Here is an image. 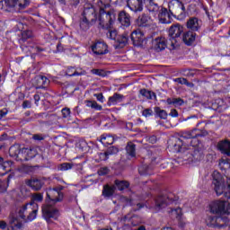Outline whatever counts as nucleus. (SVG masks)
<instances>
[{"mask_svg":"<svg viewBox=\"0 0 230 230\" xmlns=\"http://www.w3.org/2000/svg\"><path fill=\"white\" fill-rule=\"evenodd\" d=\"M98 7V28L102 30H112V26H114V22H116V10L109 9L111 7L110 4H105L103 0H99L97 2Z\"/></svg>","mask_w":230,"mask_h":230,"instance_id":"f257e3e1","label":"nucleus"},{"mask_svg":"<svg viewBox=\"0 0 230 230\" xmlns=\"http://www.w3.org/2000/svg\"><path fill=\"white\" fill-rule=\"evenodd\" d=\"M98 22V13L96 8L91 3H86L84 5V10L82 13V17L80 20V29L83 31H87L91 26H94Z\"/></svg>","mask_w":230,"mask_h":230,"instance_id":"f03ea898","label":"nucleus"},{"mask_svg":"<svg viewBox=\"0 0 230 230\" xmlns=\"http://www.w3.org/2000/svg\"><path fill=\"white\" fill-rule=\"evenodd\" d=\"M212 185L217 197L224 195L225 199L230 200V182H226L222 174L217 171H214L212 173Z\"/></svg>","mask_w":230,"mask_h":230,"instance_id":"7ed1b4c3","label":"nucleus"},{"mask_svg":"<svg viewBox=\"0 0 230 230\" xmlns=\"http://www.w3.org/2000/svg\"><path fill=\"white\" fill-rule=\"evenodd\" d=\"M191 3V0H176L169 4V12L172 17H176L179 21L186 19V7L184 4Z\"/></svg>","mask_w":230,"mask_h":230,"instance_id":"20e7f679","label":"nucleus"},{"mask_svg":"<svg viewBox=\"0 0 230 230\" xmlns=\"http://www.w3.org/2000/svg\"><path fill=\"white\" fill-rule=\"evenodd\" d=\"M182 33H184V27L179 23L173 24L169 28V43L172 49H175L181 44L182 40L181 35Z\"/></svg>","mask_w":230,"mask_h":230,"instance_id":"39448f33","label":"nucleus"},{"mask_svg":"<svg viewBox=\"0 0 230 230\" xmlns=\"http://www.w3.org/2000/svg\"><path fill=\"white\" fill-rule=\"evenodd\" d=\"M33 37V32L31 31H24L23 32H22V38L20 39V44L22 48V49H24V48H28L29 51L31 53H40L42 51H44V49L37 46V44L31 42V40L27 41L29 39H31Z\"/></svg>","mask_w":230,"mask_h":230,"instance_id":"423d86ee","label":"nucleus"},{"mask_svg":"<svg viewBox=\"0 0 230 230\" xmlns=\"http://www.w3.org/2000/svg\"><path fill=\"white\" fill-rule=\"evenodd\" d=\"M213 215H230V203L226 200H216L209 206Z\"/></svg>","mask_w":230,"mask_h":230,"instance_id":"0eeeda50","label":"nucleus"},{"mask_svg":"<svg viewBox=\"0 0 230 230\" xmlns=\"http://www.w3.org/2000/svg\"><path fill=\"white\" fill-rule=\"evenodd\" d=\"M204 136H208V131H200L197 128L192 129L191 131H181L180 132V137L178 141H182V139H192L190 141V145L194 143H199L197 137H202Z\"/></svg>","mask_w":230,"mask_h":230,"instance_id":"6e6552de","label":"nucleus"},{"mask_svg":"<svg viewBox=\"0 0 230 230\" xmlns=\"http://www.w3.org/2000/svg\"><path fill=\"white\" fill-rule=\"evenodd\" d=\"M28 206H30V208H33L31 212L27 216V220L31 222V220H35V218H37V213L39 212V205L37 203H27L23 205L18 211V217L19 218H22V220H26V215H24V213H26Z\"/></svg>","mask_w":230,"mask_h":230,"instance_id":"1a4fd4ad","label":"nucleus"},{"mask_svg":"<svg viewBox=\"0 0 230 230\" xmlns=\"http://www.w3.org/2000/svg\"><path fill=\"white\" fill-rule=\"evenodd\" d=\"M177 200H179V198L173 193H168L166 195L160 194L155 199V206L158 209H163V208H166L167 206H170V204L177 202Z\"/></svg>","mask_w":230,"mask_h":230,"instance_id":"9d476101","label":"nucleus"},{"mask_svg":"<svg viewBox=\"0 0 230 230\" xmlns=\"http://www.w3.org/2000/svg\"><path fill=\"white\" fill-rule=\"evenodd\" d=\"M42 216L47 222H49L50 218L57 220L60 217V212L53 207V204L48 203L42 206Z\"/></svg>","mask_w":230,"mask_h":230,"instance_id":"9b49d317","label":"nucleus"},{"mask_svg":"<svg viewBox=\"0 0 230 230\" xmlns=\"http://www.w3.org/2000/svg\"><path fill=\"white\" fill-rule=\"evenodd\" d=\"M64 200V192H58L55 189H49L47 190L46 202L47 204H57Z\"/></svg>","mask_w":230,"mask_h":230,"instance_id":"f8f14e48","label":"nucleus"},{"mask_svg":"<svg viewBox=\"0 0 230 230\" xmlns=\"http://www.w3.org/2000/svg\"><path fill=\"white\" fill-rule=\"evenodd\" d=\"M26 186L32 191H40L44 186V181L39 177L31 176L24 181Z\"/></svg>","mask_w":230,"mask_h":230,"instance_id":"ddd939ff","label":"nucleus"},{"mask_svg":"<svg viewBox=\"0 0 230 230\" xmlns=\"http://www.w3.org/2000/svg\"><path fill=\"white\" fill-rule=\"evenodd\" d=\"M130 39L133 42V45L143 48L145 46V34L139 30H135L130 34Z\"/></svg>","mask_w":230,"mask_h":230,"instance_id":"4468645a","label":"nucleus"},{"mask_svg":"<svg viewBox=\"0 0 230 230\" xmlns=\"http://www.w3.org/2000/svg\"><path fill=\"white\" fill-rule=\"evenodd\" d=\"M92 51L95 55H107L109 53L108 46L102 40H96L92 45Z\"/></svg>","mask_w":230,"mask_h":230,"instance_id":"2eb2a0df","label":"nucleus"},{"mask_svg":"<svg viewBox=\"0 0 230 230\" xmlns=\"http://www.w3.org/2000/svg\"><path fill=\"white\" fill-rule=\"evenodd\" d=\"M127 4L131 12L137 13L143 11L145 7V0H127Z\"/></svg>","mask_w":230,"mask_h":230,"instance_id":"dca6fc26","label":"nucleus"},{"mask_svg":"<svg viewBox=\"0 0 230 230\" xmlns=\"http://www.w3.org/2000/svg\"><path fill=\"white\" fill-rule=\"evenodd\" d=\"M192 153L190 154L191 155V161L196 163V161H202L204 159V150L200 146H199V142H196L195 144H192Z\"/></svg>","mask_w":230,"mask_h":230,"instance_id":"f3484780","label":"nucleus"},{"mask_svg":"<svg viewBox=\"0 0 230 230\" xmlns=\"http://www.w3.org/2000/svg\"><path fill=\"white\" fill-rule=\"evenodd\" d=\"M168 44H170V41H167L166 38L164 37H158L153 41L154 49H155L157 52L166 49Z\"/></svg>","mask_w":230,"mask_h":230,"instance_id":"a211bd4d","label":"nucleus"},{"mask_svg":"<svg viewBox=\"0 0 230 230\" xmlns=\"http://www.w3.org/2000/svg\"><path fill=\"white\" fill-rule=\"evenodd\" d=\"M202 26V21L199 20L197 17H190L187 21V28L190 30V31H199L200 27Z\"/></svg>","mask_w":230,"mask_h":230,"instance_id":"6ab92c4d","label":"nucleus"},{"mask_svg":"<svg viewBox=\"0 0 230 230\" xmlns=\"http://www.w3.org/2000/svg\"><path fill=\"white\" fill-rule=\"evenodd\" d=\"M118 21L122 28H128L130 26V14L127 11H120L118 14Z\"/></svg>","mask_w":230,"mask_h":230,"instance_id":"aec40b11","label":"nucleus"},{"mask_svg":"<svg viewBox=\"0 0 230 230\" xmlns=\"http://www.w3.org/2000/svg\"><path fill=\"white\" fill-rule=\"evenodd\" d=\"M48 84H49V80L44 75H37L33 79V85L36 89H46Z\"/></svg>","mask_w":230,"mask_h":230,"instance_id":"412c9836","label":"nucleus"},{"mask_svg":"<svg viewBox=\"0 0 230 230\" xmlns=\"http://www.w3.org/2000/svg\"><path fill=\"white\" fill-rule=\"evenodd\" d=\"M5 7L12 9L15 8V6H18L20 8H26V5L28 4V0H4Z\"/></svg>","mask_w":230,"mask_h":230,"instance_id":"4be33fe9","label":"nucleus"},{"mask_svg":"<svg viewBox=\"0 0 230 230\" xmlns=\"http://www.w3.org/2000/svg\"><path fill=\"white\" fill-rule=\"evenodd\" d=\"M128 33H123L119 36L114 43L115 49H123L128 44Z\"/></svg>","mask_w":230,"mask_h":230,"instance_id":"5701e85b","label":"nucleus"},{"mask_svg":"<svg viewBox=\"0 0 230 230\" xmlns=\"http://www.w3.org/2000/svg\"><path fill=\"white\" fill-rule=\"evenodd\" d=\"M152 22V17L146 13H142L137 19V26L139 28H146V26H150Z\"/></svg>","mask_w":230,"mask_h":230,"instance_id":"b1692460","label":"nucleus"},{"mask_svg":"<svg viewBox=\"0 0 230 230\" xmlns=\"http://www.w3.org/2000/svg\"><path fill=\"white\" fill-rule=\"evenodd\" d=\"M217 150L224 154V155H227L230 157V141L229 140H222L217 143Z\"/></svg>","mask_w":230,"mask_h":230,"instance_id":"393cba45","label":"nucleus"},{"mask_svg":"<svg viewBox=\"0 0 230 230\" xmlns=\"http://www.w3.org/2000/svg\"><path fill=\"white\" fill-rule=\"evenodd\" d=\"M197 37V33L192 31H188L183 33L181 40L186 44V46H191L193 42H195V39Z\"/></svg>","mask_w":230,"mask_h":230,"instance_id":"a878e982","label":"nucleus"},{"mask_svg":"<svg viewBox=\"0 0 230 230\" xmlns=\"http://www.w3.org/2000/svg\"><path fill=\"white\" fill-rule=\"evenodd\" d=\"M35 155H37L35 149L22 148L21 161H30V159H33Z\"/></svg>","mask_w":230,"mask_h":230,"instance_id":"bb28decb","label":"nucleus"},{"mask_svg":"<svg viewBox=\"0 0 230 230\" xmlns=\"http://www.w3.org/2000/svg\"><path fill=\"white\" fill-rule=\"evenodd\" d=\"M121 202H124L126 206H136L137 208H133V211H139V209H143L145 208V204L137 203L134 199L122 196L120 198Z\"/></svg>","mask_w":230,"mask_h":230,"instance_id":"cd10ccee","label":"nucleus"},{"mask_svg":"<svg viewBox=\"0 0 230 230\" xmlns=\"http://www.w3.org/2000/svg\"><path fill=\"white\" fill-rule=\"evenodd\" d=\"M66 75L67 76H84L87 75V72L83 68H75V66H68Z\"/></svg>","mask_w":230,"mask_h":230,"instance_id":"c85d7f7f","label":"nucleus"},{"mask_svg":"<svg viewBox=\"0 0 230 230\" xmlns=\"http://www.w3.org/2000/svg\"><path fill=\"white\" fill-rule=\"evenodd\" d=\"M158 19L162 24H170V13H168V9L162 7L158 13Z\"/></svg>","mask_w":230,"mask_h":230,"instance_id":"c756f323","label":"nucleus"},{"mask_svg":"<svg viewBox=\"0 0 230 230\" xmlns=\"http://www.w3.org/2000/svg\"><path fill=\"white\" fill-rule=\"evenodd\" d=\"M230 219L226 215H218L217 218V228L224 229L229 226Z\"/></svg>","mask_w":230,"mask_h":230,"instance_id":"7c9ffc66","label":"nucleus"},{"mask_svg":"<svg viewBox=\"0 0 230 230\" xmlns=\"http://www.w3.org/2000/svg\"><path fill=\"white\" fill-rule=\"evenodd\" d=\"M37 170H39V165H22L18 168L20 173H26L27 175H30V173H37Z\"/></svg>","mask_w":230,"mask_h":230,"instance_id":"2f4dec72","label":"nucleus"},{"mask_svg":"<svg viewBox=\"0 0 230 230\" xmlns=\"http://www.w3.org/2000/svg\"><path fill=\"white\" fill-rule=\"evenodd\" d=\"M21 154H22V149H21L19 145H13L9 148V155L11 157H16V159L21 161Z\"/></svg>","mask_w":230,"mask_h":230,"instance_id":"473e14b6","label":"nucleus"},{"mask_svg":"<svg viewBox=\"0 0 230 230\" xmlns=\"http://www.w3.org/2000/svg\"><path fill=\"white\" fill-rule=\"evenodd\" d=\"M139 94L146 98V100H155L157 102V95L150 90H146V88L140 89Z\"/></svg>","mask_w":230,"mask_h":230,"instance_id":"72a5a7b5","label":"nucleus"},{"mask_svg":"<svg viewBox=\"0 0 230 230\" xmlns=\"http://www.w3.org/2000/svg\"><path fill=\"white\" fill-rule=\"evenodd\" d=\"M140 175H152L154 173V166L152 164H143L138 168Z\"/></svg>","mask_w":230,"mask_h":230,"instance_id":"f704fd0d","label":"nucleus"},{"mask_svg":"<svg viewBox=\"0 0 230 230\" xmlns=\"http://www.w3.org/2000/svg\"><path fill=\"white\" fill-rule=\"evenodd\" d=\"M116 191V186L115 185H104L102 190V195L103 197L110 199V197H112Z\"/></svg>","mask_w":230,"mask_h":230,"instance_id":"c9c22d12","label":"nucleus"},{"mask_svg":"<svg viewBox=\"0 0 230 230\" xmlns=\"http://www.w3.org/2000/svg\"><path fill=\"white\" fill-rule=\"evenodd\" d=\"M114 184H115V188H117L119 191L128 190V187L130 186V183L128 181H119V180H115Z\"/></svg>","mask_w":230,"mask_h":230,"instance_id":"e433bc0d","label":"nucleus"},{"mask_svg":"<svg viewBox=\"0 0 230 230\" xmlns=\"http://www.w3.org/2000/svg\"><path fill=\"white\" fill-rule=\"evenodd\" d=\"M100 141L104 146H107L114 143V137L111 135L103 134L101 136Z\"/></svg>","mask_w":230,"mask_h":230,"instance_id":"4c0bfd02","label":"nucleus"},{"mask_svg":"<svg viewBox=\"0 0 230 230\" xmlns=\"http://www.w3.org/2000/svg\"><path fill=\"white\" fill-rule=\"evenodd\" d=\"M123 100V95L116 93L113 94V96L109 98L108 105L111 107V105H117L118 102H121Z\"/></svg>","mask_w":230,"mask_h":230,"instance_id":"58836bf2","label":"nucleus"},{"mask_svg":"<svg viewBox=\"0 0 230 230\" xmlns=\"http://www.w3.org/2000/svg\"><path fill=\"white\" fill-rule=\"evenodd\" d=\"M11 229L13 230H22V222L19 220L18 217H13L10 221Z\"/></svg>","mask_w":230,"mask_h":230,"instance_id":"ea45409f","label":"nucleus"},{"mask_svg":"<svg viewBox=\"0 0 230 230\" xmlns=\"http://www.w3.org/2000/svg\"><path fill=\"white\" fill-rule=\"evenodd\" d=\"M146 8L148 12H153L154 13H156L159 12V4L155 3L154 0H148V3L146 4Z\"/></svg>","mask_w":230,"mask_h":230,"instance_id":"a19ab883","label":"nucleus"},{"mask_svg":"<svg viewBox=\"0 0 230 230\" xmlns=\"http://www.w3.org/2000/svg\"><path fill=\"white\" fill-rule=\"evenodd\" d=\"M166 103L168 105H173L174 107H177V105H182L184 101L181 98H167Z\"/></svg>","mask_w":230,"mask_h":230,"instance_id":"79ce46f5","label":"nucleus"},{"mask_svg":"<svg viewBox=\"0 0 230 230\" xmlns=\"http://www.w3.org/2000/svg\"><path fill=\"white\" fill-rule=\"evenodd\" d=\"M154 111L156 114V116H158V118H160V119H166V118H168V113L166 112V111L162 110L160 107H155Z\"/></svg>","mask_w":230,"mask_h":230,"instance_id":"37998d69","label":"nucleus"},{"mask_svg":"<svg viewBox=\"0 0 230 230\" xmlns=\"http://www.w3.org/2000/svg\"><path fill=\"white\" fill-rule=\"evenodd\" d=\"M126 152L130 157H136V146L132 142L128 143Z\"/></svg>","mask_w":230,"mask_h":230,"instance_id":"c03bdc74","label":"nucleus"},{"mask_svg":"<svg viewBox=\"0 0 230 230\" xmlns=\"http://www.w3.org/2000/svg\"><path fill=\"white\" fill-rule=\"evenodd\" d=\"M73 166H75L74 164L63 163L58 165V170H59V172H67V170H71Z\"/></svg>","mask_w":230,"mask_h":230,"instance_id":"a18cd8bd","label":"nucleus"},{"mask_svg":"<svg viewBox=\"0 0 230 230\" xmlns=\"http://www.w3.org/2000/svg\"><path fill=\"white\" fill-rule=\"evenodd\" d=\"M217 216H208L206 219L207 226L208 227H217Z\"/></svg>","mask_w":230,"mask_h":230,"instance_id":"49530a36","label":"nucleus"},{"mask_svg":"<svg viewBox=\"0 0 230 230\" xmlns=\"http://www.w3.org/2000/svg\"><path fill=\"white\" fill-rule=\"evenodd\" d=\"M86 107H91V109H94L95 111H102V105L98 104L96 101H85Z\"/></svg>","mask_w":230,"mask_h":230,"instance_id":"de8ad7c7","label":"nucleus"},{"mask_svg":"<svg viewBox=\"0 0 230 230\" xmlns=\"http://www.w3.org/2000/svg\"><path fill=\"white\" fill-rule=\"evenodd\" d=\"M31 200L32 201L31 202V204H35V202H42V200H44V196L42 195V193H33L31 195Z\"/></svg>","mask_w":230,"mask_h":230,"instance_id":"09e8293b","label":"nucleus"},{"mask_svg":"<svg viewBox=\"0 0 230 230\" xmlns=\"http://www.w3.org/2000/svg\"><path fill=\"white\" fill-rule=\"evenodd\" d=\"M174 82L181 84V85H187V87H191V83L188 82V79L184 77H178L174 79Z\"/></svg>","mask_w":230,"mask_h":230,"instance_id":"8fccbe9b","label":"nucleus"},{"mask_svg":"<svg viewBox=\"0 0 230 230\" xmlns=\"http://www.w3.org/2000/svg\"><path fill=\"white\" fill-rule=\"evenodd\" d=\"M119 152V149L114 146H111L107 148L106 154L109 155H115V154H118Z\"/></svg>","mask_w":230,"mask_h":230,"instance_id":"3c124183","label":"nucleus"},{"mask_svg":"<svg viewBox=\"0 0 230 230\" xmlns=\"http://www.w3.org/2000/svg\"><path fill=\"white\" fill-rule=\"evenodd\" d=\"M6 166H4V158L0 156V175H6Z\"/></svg>","mask_w":230,"mask_h":230,"instance_id":"603ef678","label":"nucleus"},{"mask_svg":"<svg viewBox=\"0 0 230 230\" xmlns=\"http://www.w3.org/2000/svg\"><path fill=\"white\" fill-rule=\"evenodd\" d=\"M92 75H97V76H107V73L103 69H92Z\"/></svg>","mask_w":230,"mask_h":230,"instance_id":"864d4df0","label":"nucleus"},{"mask_svg":"<svg viewBox=\"0 0 230 230\" xmlns=\"http://www.w3.org/2000/svg\"><path fill=\"white\" fill-rule=\"evenodd\" d=\"M172 215H175L176 218H181L182 217V209L181 208H172Z\"/></svg>","mask_w":230,"mask_h":230,"instance_id":"5fc2aeb1","label":"nucleus"},{"mask_svg":"<svg viewBox=\"0 0 230 230\" xmlns=\"http://www.w3.org/2000/svg\"><path fill=\"white\" fill-rule=\"evenodd\" d=\"M153 115H154V111L150 108L145 109L142 111V116H145V118H150V116H153Z\"/></svg>","mask_w":230,"mask_h":230,"instance_id":"6e6d98bb","label":"nucleus"},{"mask_svg":"<svg viewBox=\"0 0 230 230\" xmlns=\"http://www.w3.org/2000/svg\"><path fill=\"white\" fill-rule=\"evenodd\" d=\"M108 31H109L108 33H107L108 39H111V40H116V37L118 35V32L116 31H111V29L108 30Z\"/></svg>","mask_w":230,"mask_h":230,"instance_id":"4d7b16f0","label":"nucleus"},{"mask_svg":"<svg viewBox=\"0 0 230 230\" xmlns=\"http://www.w3.org/2000/svg\"><path fill=\"white\" fill-rule=\"evenodd\" d=\"M63 118H69L71 116V110L69 108H64L62 111Z\"/></svg>","mask_w":230,"mask_h":230,"instance_id":"13d9d810","label":"nucleus"},{"mask_svg":"<svg viewBox=\"0 0 230 230\" xmlns=\"http://www.w3.org/2000/svg\"><path fill=\"white\" fill-rule=\"evenodd\" d=\"M112 4H115L116 6H123L125 3H127L128 0H110Z\"/></svg>","mask_w":230,"mask_h":230,"instance_id":"bf43d9fd","label":"nucleus"},{"mask_svg":"<svg viewBox=\"0 0 230 230\" xmlns=\"http://www.w3.org/2000/svg\"><path fill=\"white\" fill-rule=\"evenodd\" d=\"M109 159V155L107 151L104 153H99V161H107Z\"/></svg>","mask_w":230,"mask_h":230,"instance_id":"052dcab7","label":"nucleus"},{"mask_svg":"<svg viewBox=\"0 0 230 230\" xmlns=\"http://www.w3.org/2000/svg\"><path fill=\"white\" fill-rule=\"evenodd\" d=\"M78 146L79 148H81V150L84 151L87 150V142H85V140H80L78 142Z\"/></svg>","mask_w":230,"mask_h":230,"instance_id":"680f3d73","label":"nucleus"},{"mask_svg":"<svg viewBox=\"0 0 230 230\" xmlns=\"http://www.w3.org/2000/svg\"><path fill=\"white\" fill-rule=\"evenodd\" d=\"M99 175H107V173H109V168L107 167H102L99 171H98Z\"/></svg>","mask_w":230,"mask_h":230,"instance_id":"e2e57ef3","label":"nucleus"},{"mask_svg":"<svg viewBox=\"0 0 230 230\" xmlns=\"http://www.w3.org/2000/svg\"><path fill=\"white\" fill-rule=\"evenodd\" d=\"M32 139H34V141H44V137L40 134H35L32 136Z\"/></svg>","mask_w":230,"mask_h":230,"instance_id":"0e129e2a","label":"nucleus"},{"mask_svg":"<svg viewBox=\"0 0 230 230\" xmlns=\"http://www.w3.org/2000/svg\"><path fill=\"white\" fill-rule=\"evenodd\" d=\"M22 109H31V102L24 101L22 104Z\"/></svg>","mask_w":230,"mask_h":230,"instance_id":"69168bd1","label":"nucleus"},{"mask_svg":"<svg viewBox=\"0 0 230 230\" xmlns=\"http://www.w3.org/2000/svg\"><path fill=\"white\" fill-rule=\"evenodd\" d=\"M169 116H172V118H177V117H179V112L177 111V110L172 109V110H171Z\"/></svg>","mask_w":230,"mask_h":230,"instance_id":"338daca9","label":"nucleus"},{"mask_svg":"<svg viewBox=\"0 0 230 230\" xmlns=\"http://www.w3.org/2000/svg\"><path fill=\"white\" fill-rule=\"evenodd\" d=\"M94 96L98 100V102L103 103V93H95Z\"/></svg>","mask_w":230,"mask_h":230,"instance_id":"774afa93","label":"nucleus"}]
</instances>
